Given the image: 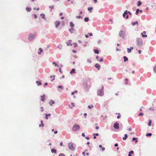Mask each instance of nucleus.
<instances>
[{
	"mask_svg": "<svg viewBox=\"0 0 156 156\" xmlns=\"http://www.w3.org/2000/svg\"><path fill=\"white\" fill-rule=\"evenodd\" d=\"M100 90H98L97 92V94L98 96H103L104 94V87L101 85L100 86Z\"/></svg>",
	"mask_w": 156,
	"mask_h": 156,
	"instance_id": "nucleus-1",
	"label": "nucleus"
},
{
	"mask_svg": "<svg viewBox=\"0 0 156 156\" xmlns=\"http://www.w3.org/2000/svg\"><path fill=\"white\" fill-rule=\"evenodd\" d=\"M80 128V126L79 125L76 124L73 125L72 128V130L73 131L76 132L79 130Z\"/></svg>",
	"mask_w": 156,
	"mask_h": 156,
	"instance_id": "nucleus-2",
	"label": "nucleus"
},
{
	"mask_svg": "<svg viewBox=\"0 0 156 156\" xmlns=\"http://www.w3.org/2000/svg\"><path fill=\"white\" fill-rule=\"evenodd\" d=\"M68 147L69 148L72 150H74L75 149V148L72 143H69L68 145Z\"/></svg>",
	"mask_w": 156,
	"mask_h": 156,
	"instance_id": "nucleus-3",
	"label": "nucleus"
},
{
	"mask_svg": "<svg viewBox=\"0 0 156 156\" xmlns=\"http://www.w3.org/2000/svg\"><path fill=\"white\" fill-rule=\"evenodd\" d=\"M119 35L120 37H122L123 39H124V34L122 30H121L119 31Z\"/></svg>",
	"mask_w": 156,
	"mask_h": 156,
	"instance_id": "nucleus-4",
	"label": "nucleus"
},
{
	"mask_svg": "<svg viewBox=\"0 0 156 156\" xmlns=\"http://www.w3.org/2000/svg\"><path fill=\"white\" fill-rule=\"evenodd\" d=\"M35 36L34 34H30L29 35L28 39L30 41L32 40L34 37Z\"/></svg>",
	"mask_w": 156,
	"mask_h": 156,
	"instance_id": "nucleus-5",
	"label": "nucleus"
},
{
	"mask_svg": "<svg viewBox=\"0 0 156 156\" xmlns=\"http://www.w3.org/2000/svg\"><path fill=\"white\" fill-rule=\"evenodd\" d=\"M119 125L118 123L115 122L114 125V127L116 129H119Z\"/></svg>",
	"mask_w": 156,
	"mask_h": 156,
	"instance_id": "nucleus-6",
	"label": "nucleus"
},
{
	"mask_svg": "<svg viewBox=\"0 0 156 156\" xmlns=\"http://www.w3.org/2000/svg\"><path fill=\"white\" fill-rule=\"evenodd\" d=\"M45 95L44 94H43V95H41V100L43 101H44L45 99Z\"/></svg>",
	"mask_w": 156,
	"mask_h": 156,
	"instance_id": "nucleus-7",
	"label": "nucleus"
},
{
	"mask_svg": "<svg viewBox=\"0 0 156 156\" xmlns=\"http://www.w3.org/2000/svg\"><path fill=\"white\" fill-rule=\"evenodd\" d=\"M133 47H130V48L129 49V48H127V52L128 53H130L131 52V50H132L133 49Z\"/></svg>",
	"mask_w": 156,
	"mask_h": 156,
	"instance_id": "nucleus-8",
	"label": "nucleus"
},
{
	"mask_svg": "<svg viewBox=\"0 0 156 156\" xmlns=\"http://www.w3.org/2000/svg\"><path fill=\"white\" fill-rule=\"evenodd\" d=\"M60 22L59 21H56L55 24V27H58L59 25L60 24Z\"/></svg>",
	"mask_w": 156,
	"mask_h": 156,
	"instance_id": "nucleus-9",
	"label": "nucleus"
},
{
	"mask_svg": "<svg viewBox=\"0 0 156 156\" xmlns=\"http://www.w3.org/2000/svg\"><path fill=\"white\" fill-rule=\"evenodd\" d=\"M95 67L97 68L98 70H99L100 68V66L99 64L98 63L96 64L95 65Z\"/></svg>",
	"mask_w": 156,
	"mask_h": 156,
	"instance_id": "nucleus-10",
	"label": "nucleus"
},
{
	"mask_svg": "<svg viewBox=\"0 0 156 156\" xmlns=\"http://www.w3.org/2000/svg\"><path fill=\"white\" fill-rule=\"evenodd\" d=\"M45 115H46V117H45L46 119H48V116L49 117L51 115V114H47L46 113L45 114Z\"/></svg>",
	"mask_w": 156,
	"mask_h": 156,
	"instance_id": "nucleus-11",
	"label": "nucleus"
},
{
	"mask_svg": "<svg viewBox=\"0 0 156 156\" xmlns=\"http://www.w3.org/2000/svg\"><path fill=\"white\" fill-rule=\"evenodd\" d=\"M128 13V11L127 10H126L125 11L124 13L123 14V17L125 18L126 17V15H127Z\"/></svg>",
	"mask_w": 156,
	"mask_h": 156,
	"instance_id": "nucleus-12",
	"label": "nucleus"
},
{
	"mask_svg": "<svg viewBox=\"0 0 156 156\" xmlns=\"http://www.w3.org/2000/svg\"><path fill=\"white\" fill-rule=\"evenodd\" d=\"M51 152L52 153H56V150L54 148H52L51 149Z\"/></svg>",
	"mask_w": 156,
	"mask_h": 156,
	"instance_id": "nucleus-13",
	"label": "nucleus"
},
{
	"mask_svg": "<svg viewBox=\"0 0 156 156\" xmlns=\"http://www.w3.org/2000/svg\"><path fill=\"white\" fill-rule=\"evenodd\" d=\"M39 51H40V52H38V54L39 55H40V54H41V52H43V50L41 49V48H39Z\"/></svg>",
	"mask_w": 156,
	"mask_h": 156,
	"instance_id": "nucleus-14",
	"label": "nucleus"
},
{
	"mask_svg": "<svg viewBox=\"0 0 156 156\" xmlns=\"http://www.w3.org/2000/svg\"><path fill=\"white\" fill-rule=\"evenodd\" d=\"M41 125H39V126H40V127H41V126H42V127H44V124H43V121L41 120Z\"/></svg>",
	"mask_w": 156,
	"mask_h": 156,
	"instance_id": "nucleus-15",
	"label": "nucleus"
},
{
	"mask_svg": "<svg viewBox=\"0 0 156 156\" xmlns=\"http://www.w3.org/2000/svg\"><path fill=\"white\" fill-rule=\"evenodd\" d=\"M26 10L27 12H30L31 10V9L30 8L27 7L26 8Z\"/></svg>",
	"mask_w": 156,
	"mask_h": 156,
	"instance_id": "nucleus-16",
	"label": "nucleus"
},
{
	"mask_svg": "<svg viewBox=\"0 0 156 156\" xmlns=\"http://www.w3.org/2000/svg\"><path fill=\"white\" fill-rule=\"evenodd\" d=\"M55 103V102L52 101V100H51V101L50 102V104L51 105H52V104H53Z\"/></svg>",
	"mask_w": 156,
	"mask_h": 156,
	"instance_id": "nucleus-17",
	"label": "nucleus"
},
{
	"mask_svg": "<svg viewBox=\"0 0 156 156\" xmlns=\"http://www.w3.org/2000/svg\"><path fill=\"white\" fill-rule=\"evenodd\" d=\"M127 134H125V137H123L122 138L123 140H125L127 138Z\"/></svg>",
	"mask_w": 156,
	"mask_h": 156,
	"instance_id": "nucleus-18",
	"label": "nucleus"
},
{
	"mask_svg": "<svg viewBox=\"0 0 156 156\" xmlns=\"http://www.w3.org/2000/svg\"><path fill=\"white\" fill-rule=\"evenodd\" d=\"M123 58L124 59V61L125 62L126 61H127L128 60V58L127 57H126V56H124L123 57Z\"/></svg>",
	"mask_w": 156,
	"mask_h": 156,
	"instance_id": "nucleus-19",
	"label": "nucleus"
},
{
	"mask_svg": "<svg viewBox=\"0 0 156 156\" xmlns=\"http://www.w3.org/2000/svg\"><path fill=\"white\" fill-rule=\"evenodd\" d=\"M142 4L141 2L140 1H139L138 2L137 5L138 6H140Z\"/></svg>",
	"mask_w": 156,
	"mask_h": 156,
	"instance_id": "nucleus-20",
	"label": "nucleus"
},
{
	"mask_svg": "<svg viewBox=\"0 0 156 156\" xmlns=\"http://www.w3.org/2000/svg\"><path fill=\"white\" fill-rule=\"evenodd\" d=\"M94 52L95 53L98 54L99 53V51L98 49H95L94 50Z\"/></svg>",
	"mask_w": 156,
	"mask_h": 156,
	"instance_id": "nucleus-21",
	"label": "nucleus"
},
{
	"mask_svg": "<svg viewBox=\"0 0 156 156\" xmlns=\"http://www.w3.org/2000/svg\"><path fill=\"white\" fill-rule=\"evenodd\" d=\"M36 83L38 86H39L41 84V82H40L37 81L36 82Z\"/></svg>",
	"mask_w": 156,
	"mask_h": 156,
	"instance_id": "nucleus-22",
	"label": "nucleus"
},
{
	"mask_svg": "<svg viewBox=\"0 0 156 156\" xmlns=\"http://www.w3.org/2000/svg\"><path fill=\"white\" fill-rule=\"evenodd\" d=\"M75 71V69H72V70H71V71L70 72V73L71 74H72L73 73H74Z\"/></svg>",
	"mask_w": 156,
	"mask_h": 156,
	"instance_id": "nucleus-23",
	"label": "nucleus"
},
{
	"mask_svg": "<svg viewBox=\"0 0 156 156\" xmlns=\"http://www.w3.org/2000/svg\"><path fill=\"white\" fill-rule=\"evenodd\" d=\"M136 138L135 137H133L132 139L133 141H134L135 140H136L135 142V143H136L138 141L137 140H136Z\"/></svg>",
	"mask_w": 156,
	"mask_h": 156,
	"instance_id": "nucleus-24",
	"label": "nucleus"
},
{
	"mask_svg": "<svg viewBox=\"0 0 156 156\" xmlns=\"http://www.w3.org/2000/svg\"><path fill=\"white\" fill-rule=\"evenodd\" d=\"M40 16L43 19L44 18L45 15L44 14H41Z\"/></svg>",
	"mask_w": 156,
	"mask_h": 156,
	"instance_id": "nucleus-25",
	"label": "nucleus"
},
{
	"mask_svg": "<svg viewBox=\"0 0 156 156\" xmlns=\"http://www.w3.org/2000/svg\"><path fill=\"white\" fill-rule=\"evenodd\" d=\"M52 64H53L55 66H57L58 67L59 66L58 64H57L55 62H52Z\"/></svg>",
	"mask_w": 156,
	"mask_h": 156,
	"instance_id": "nucleus-26",
	"label": "nucleus"
},
{
	"mask_svg": "<svg viewBox=\"0 0 156 156\" xmlns=\"http://www.w3.org/2000/svg\"><path fill=\"white\" fill-rule=\"evenodd\" d=\"M84 21L86 22H88L89 20V18L87 17H86L84 18Z\"/></svg>",
	"mask_w": 156,
	"mask_h": 156,
	"instance_id": "nucleus-27",
	"label": "nucleus"
},
{
	"mask_svg": "<svg viewBox=\"0 0 156 156\" xmlns=\"http://www.w3.org/2000/svg\"><path fill=\"white\" fill-rule=\"evenodd\" d=\"M136 24H138V22L137 21H136L135 22L133 23H132V25L133 26H134Z\"/></svg>",
	"mask_w": 156,
	"mask_h": 156,
	"instance_id": "nucleus-28",
	"label": "nucleus"
},
{
	"mask_svg": "<svg viewBox=\"0 0 156 156\" xmlns=\"http://www.w3.org/2000/svg\"><path fill=\"white\" fill-rule=\"evenodd\" d=\"M151 135H152V134L151 133H147L146 135L147 136H151Z\"/></svg>",
	"mask_w": 156,
	"mask_h": 156,
	"instance_id": "nucleus-29",
	"label": "nucleus"
},
{
	"mask_svg": "<svg viewBox=\"0 0 156 156\" xmlns=\"http://www.w3.org/2000/svg\"><path fill=\"white\" fill-rule=\"evenodd\" d=\"M140 11V10L139 9H137L136 10V15H138L139 13V12Z\"/></svg>",
	"mask_w": 156,
	"mask_h": 156,
	"instance_id": "nucleus-30",
	"label": "nucleus"
},
{
	"mask_svg": "<svg viewBox=\"0 0 156 156\" xmlns=\"http://www.w3.org/2000/svg\"><path fill=\"white\" fill-rule=\"evenodd\" d=\"M151 121L150 120H149V122L148 123V126H151Z\"/></svg>",
	"mask_w": 156,
	"mask_h": 156,
	"instance_id": "nucleus-31",
	"label": "nucleus"
},
{
	"mask_svg": "<svg viewBox=\"0 0 156 156\" xmlns=\"http://www.w3.org/2000/svg\"><path fill=\"white\" fill-rule=\"evenodd\" d=\"M142 36L143 37H147V35H144L143 33H142Z\"/></svg>",
	"mask_w": 156,
	"mask_h": 156,
	"instance_id": "nucleus-32",
	"label": "nucleus"
},
{
	"mask_svg": "<svg viewBox=\"0 0 156 156\" xmlns=\"http://www.w3.org/2000/svg\"><path fill=\"white\" fill-rule=\"evenodd\" d=\"M93 106L92 105H89L88 106V108L90 109L91 108H93Z\"/></svg>",
	"mask_w": 156,
	"mask_h": 156,
	"instance_id": "nucleus-33",
	"label": "nucleus"
},
{
	"mask_svg": "<svg viewBox=\"0 0 156 156\" xmlns=\"http://www.w3.org/2000/svg\"><path fill=\"white\" fill-rule=\"evenodd\" d=\"M93 8L92 7H88V9L89 11H90L91 10H92Z\"/></svg>",
	"mask_w": 156,
	"mask_h": 156,
	"instance_id": "nucleus-34",
	"label": "nucleus"
},
{
	"mask_svg": "<svg viewBox=\"0 0 156 156\" xmlns=\"http://www.w3.org/2000/svg\"><path fill=\"white\" fill-rule=\"evenodd\" d=\"M154 70L155 73H156V66H155L154 68Z\"/></svg>",
	"mask_w": 156,
	"mask_h": 156,
	"instance_id": "nucleus-35",
	"label": "nucleus"
},
{
	"mask_svg": "<svg viewBox=\"0 0 156 156\" xmlns=\"http://www.w3.org/2000/svg\"><path fill=\"white\" fill-rule=\"evenodd\" d=\"M70 26L72 27H73L74 26V25L73 24L72 22H70Z\"/></svg>",
	"mask_w": 156,
	"mask_h": 156,
	"instance_id": "nucleus-36",
	"label": "nucleus"
},
{
	"mask_svg": "<svg viewBox=\"0 0 156 156\" xmlns=\"http://www.w3.org/2000/svg\"><path fill=\"white\" fill-rule=\"evenodd\" d=\"M118 114L119 115L117 116V118L118 119H119L121 117V115H120V114L119 113H118Z\"/></svg>",
	"mask_w": 156,
	"mask_h": 156,
	"instance_id": "nucleus-37",
	"label": "nucleus"
},
{
	"mask_svg": "<svg viewBox=\"0 0 156 156\" xmlns=\"http://www.w3.org/2000/svg\"><path fill=\"white\" fill-rule=\"evenodd\" d=\"M76 18L77 19H80L82 18V16H76Z\"/></svg>",
	"mask_w": 156,
	"mask_h": 156,
	"instance_id": "nucleus-38",
	"label": "nucleus"
},
{
	"mask_svg": "<svg viewBox=\"0 0 156 156\" xmlns=\"http://www.w3.org/2000/svg\"><path fill=\"white\" fill-rule=\"evenodd\" d=\"M58 87L59 88H61L62 89H63V87H62V86L61 85L58 86Z\"/></svg>",
	"mask_w": 156,
	"mask_h": 156,
	"instance_id": "nucleus-39",
	"label": "nucleus"
},
{
	"mask_svg": "<svg viewBox=\"0 0 156 156\" xmlns=\"http://www.w3.org/2000/svg\"><path fill=\"white\" fill-rule=\"evenodd\" d=\"M125 80L126 81V82L125 83L126 84H128L127 81L128 80V79L127 78H126L125 79Z\"/></svg>",
	"mask_w": 156,
	"mask_h": 156,
	"instance_id": "nucleus-40",
	"label": "nucleus"
},
{
	"mask_svg": "<svg viewBox=\"0 0 156 156\" xmlns=\"http://www.w3.org/2000/svg\"><path fill=\"white\" fill-rule=\"evenodd\" d=\"M138 115H139V116H143V113H140Z\"/></svg>",
	"mask_w": 156,
	"mask_h": 156,
	"instance_id": "nucleus-41",
	"label": "nucleus"
},
{
	"mask_svg": "<svg viewBox=\"0 0 156 156\" xmlns=\"http://www.w3.org/2000/svg\"><path fill=\"white\" fill-rule=\"evenodd\" d=\"M134 153V152L133 151H130V152H129V153L130 154H133Z\"/></svg>",
	"mask_w": 156,
	"mask_h": 156,
	"instance_id": "nucleus-42",
	"label": "nucleus"
},
{
	"mask_svg": "<svg viewBox=\"0 0 156 156\" xmlns=\"http://www.w3.org/2000/svg\"><path fill=\"white\" fill-rule=\"evenodd\" d=\"M99 135V134L98 133H94L93 134V135L94 136H98Z\"/></svg>",
	"mask_w": 156,
	"mask_h": 156,
	"instance_id": "nucleus-43",
	"label": "nucleus"
},
{
	"mask_svg": "<svg viewBox=\"0 0 156 156\" xmlns=\"http://www.w3.org/2000/svg\"><path fill=\"white\" fill-rule=\"evenodd\" d=\"M89 36H93V34L91 33H89Z\"/></svg>",
	"mask_w": 156,
	"mask_h": 156,
	"instance_id": "nucleus-44",
	"label": "nucleus"
},
{
	"mask_svg": "<svg viewBox=\"0 0 156 156\" xmlns=\"http://www.w3.org/2000/svg\"><path fill=\"white\" fill-rule=\"evenodd\" d=\"M77 43H75L74 44V47H77Z\"/></svg>",
	"mask_w": 156,
	"mask_h": 156,
	"instance_id": "nucleus-45",
	"label": "nucleus"
},
{
	"mask_svg": "<svg viewBox=\"0 0 156 156\" xmlns=\"http://www.w3.org/2000/svg\"><path fill=\"white\" fill-rule=\"evenodd\" d=\"M59 156H65V155L64 154H60Z\"/></svg>",
	"mask_w": 156,
	"mask_h": 156,
	"instance_id": "nucleus-46",
	"label": "nucleus"
},
{
	"mask_svg": "<svg viewBox=\"0 0 156 156\" xmlns=\"http://www.w3.org/2000/svg\"><path fill=\"white\" fill-rule=\"evenodd\" d=\"M34 17L35 19H36L37 18V15L34 14Z\"/></svg>",
	"mask_w": 156,
	"mask_h": 156,
	"instance_id": "nucleus-47",
	"label": "nucleus"
},
{
	"mask_svg": "<svg viewBox=\"0 0 156 156\" xmlns=\"http://www.w3.org/2000/svg\"><path fill=\"white\" fill-rule=\"evenodd\" d=\"M72 52H73V53H76V51L74 50H72Z\"/></svg>",
	"mask_w": 156,
	"mask_h": 156,
	"instance_id": "nucleus-48",
	"label": "nucleus"
},
{
	"mask_svg": "<svg viewBox=\"0 0 156 156\" xmlns=\"http://www.w3.org/2000/svg\"><path fill=\"white\" fill-rule=\"evenodd\" d=\"M87 61L89 62V63H90L91 62V61L90 60L88 59L87 60Z\"/></svg>",
	"mask_w": 156,
	"mask_h": 156,
	"instance_id": "nucleus-49",
	"label": "nucleus"
},
{
	"mask_svg": "<svg viewBox=\"0 0 156 156\" xmlns=\"http://www.w3.org/2000/svg\"><path fill=\"white\" fill-rule=\"evenodd\" d=\"M59 72H60L61 73H62V71L61 70V68H59Z\"/></svg>",
	"mask_w": 156,
	"mask_h": 156,
	"instance_id": "nucleus-50",
	"label": "nucleus"
},
{
	"mask_svg": "<svg viewBox=\"0 0 156 156\" xmlns=\"http://www.w3.org/2000/svg\"><path fill=\"white\" fill-rule=\"evenodd\" d=\"M85 37L87 38H88L89 37L88 35L87 34H85Z\"/></svg>",
	"mask_w": 156,
	"mask_h": 156,
	"instance_id": "nucleus-51",
	"label": "nucleus"
},
{
	"mask_svg": "<svg viewBox=\"0 0 156 156\" xmlns=\"http://www.w3.org/2000/svg\"><path fill=\"white\" fill-rule=\"evenodd\" d=\"M103 61V58H101L100 59V60H99V61H100V62H102V61Z\"/></svg>",
	"mask_w": 156,
	"mask_h": 156,
	"instance_id": "nucleus-52",
	"label": "nucleus"
},
{
	"mask_svg": "<svg viewBox=\"0 0 156 156\" xmlns=\"http://www.w3.org/2000/svg\"><path fill=\"white\" fill-rule=\"evenodd\" d=\"M138 52H139V54H141V50H139L138 51Z\"/></svg>",
	"mask_w": 156,
	"mask_h": 156,
	"instance_id": "nucleus-53",
	"label": "nucleus"
},
{
	"mask_svg": "<svg viewBox=\"0 0 156 156\" xmlns=\"http://www.w3.org/2000/svg\"><path fill=\"white\" fill-rule=\"evenodd\" d=\"M82 135L83 136H85V134L84 133H82Z\"/></svg>",
	"mask_w": 156,
	"mask_h": 156,
	"instance_id": "nucleus-54",
	"label": "nucleus"
},
{
	"mask_svg": "<svg viewBox=\"0 0 156 156\" xmlns=\"http://www.w3.org/2000/svg\"><path fill=\"white\" fill-rule=\"evenodd\" d=\"M41 111L42 112H43V111H44V110H43V107H41Z\"/></svg>",
	"mask_w": 156,
	"mask_h": 156,
	"instance_id": "nucleus-55",
	"label": "nucleus"
},
{
	"mask_svg": "<svg viewBox=\"0 0 156 156\" xmlns=\"http://www.w3.org/2000/svg\"><path fill=\"white\" fill-rule=\"evenodd\" d=\"M99 129V127L98 126H97L96 127V129Z\"/></svg>",
	"mask_w": 156,
	"mask_h": 156,
	"instance_id": "nucleus-56",
	"label": "nucleus"
},
{
	"mask_svg": "<svg viewBox=\"0 0 156 156\" xmlns=\"http://www.w3.org/2000/svg\"><path fill=\"white\" fill-rule=\"evenodd\" d=\"M71 104L73 106H75V104L73 103H72Z\"/></svg>",
	"mask_w": 156,
	"mask_h": 156,
	"instance_id": "nucleus-57",
	"label": "nucleus"
},
{
	"mask_svg": "<svg viewBox=\"0 0 156 156\" xmlns=\"http://www.w3.org/2000/svg\"><path fill=\"white\" fill-rule=\"evenodd\" d=\"M63 145V143L62 142H61L60 144V145L61 146H62Z\"/></svg>",
	"mask_w": 156,
	"mask_h": 156,
	"instance_id": "nucleus-58",
	"label": "nucleus"
},
{
	"mask_svg": "<svg viewBox=\"0 0 156 156\" xmlns=\"http://www.w3.org/2000/svg\"><path fill=\"white\" fill-rule=\"evenodd\" d=\"M82 154H83V155L85 156V153L84 152H82Z\"/></svg>",
	"mask_w": 156,
	"mask_h": 156,
	"instance_id": "nucleus-59",
	"label": "nucleus"
},
{
	"mask_svg": "<svg viewBox=\"0 0 156 156\" xmlns=\"http://www.w3.org/2000/svg\"><path fill=\"white\" fill-rule=\"evenodd\" d=\"M118 146V144L117 143H116L115 144V147H117Z\"/></svg>",
	"mask_w": 156,
	"mask_h": 156,
	"instance_id": "nucleus-60",
	"label": "nucleus"
},
{
	"mask_svg": "<svg viewBox=\"0 0 156 156\" xmlns=\"http://www.w3.org/2000/svg\"><path fill=\"white\" fill-rule=\"evenodd\" d=\"M105 150V147H102V151H104V150Z\"/></svg>",
	"mask_w": 156,
	"mask_h": 156,
	"instance_id": "nucleus-61",
	"label": "nucleus"
},
{
	"mask_svg": "<svg viewBox=\"0 0 156 156\" xmlns=\"http://www.w3.org/2000/svg\"><path fill=\"white\" fill-rule=\"evenodd\" d=\"M99 57L98 56H96V58L97 59H98H98H99Z\"/></svg>",
	"mask_w": 156,
	"mask_h": 156,
	"instance_id": "nucleus-62",
	"label": "nucleus"
},
{
	"mask_svg": "<svg viewBox=\"0 0 156 156\" xmlns=\"http://www.w3.org/2000/svg\"><path fill=\"white\" fill-rule=\"evenodd\" d=\"M128 13H129L130 15H131L132 14L129 11L128 12Z\"/></svg>",
	"mask_w": 156,
	"mask_h": 156,
	"instance_id": "nucleus-63",
	"label": "nucleus"
},
{
	"mask_svg": "<svg viewBox=\"0 0 156 156\" xmlns=\"http://www.w3.org/2000/svg\"><path fill=\"white\" fill-rule=\"evenodd\" d=\"M74 92V93H76L77 92V90H75Z\"/></svg>",
	"mask_w": 156,
	"mask_h": 156,
	"instance_id": "nucleus-64",
	"label": "nucleus"
}]
</instances>
